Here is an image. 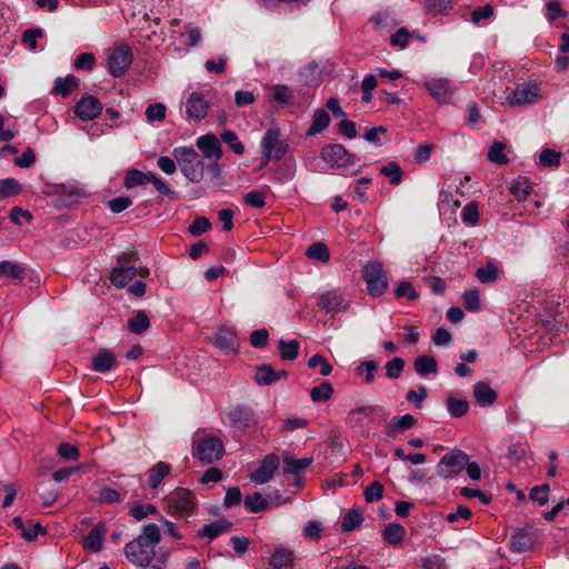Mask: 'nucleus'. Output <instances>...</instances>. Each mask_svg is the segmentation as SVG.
Here are the masks:
<instances>
[{"label": "nucleus", "mask_w": 569, "mask_h": 569, "mask_svg": "<svg viewBox=\"0 0 569 569\" xmlns=\"http://www.w3.org/2000/svg\"><path fill=\"white\" fill-rule=\"evenodd\" d=\"M161 541V532L156 523L143 526L141 533L124 547L127 559L139 567L148 566L156 556V546Z\"/></svg>", "instance_id": "f257e3e1"}, {"label": "nucleus", "mask_w": 569, "mask_h": 569, "mask_svg": "<svg viewBox=\"0 0 569 569\" xmlns=\"http://www.w3.org/2000/svg\"><path fill=\"white\" fill-rule=\"evenodd\" d=\"M173 157L181 172L189 181L198 183L203 179L204 163L192 147L174 148Z\"/></svg>", "instance_id": "f03ea898"}, {"label": "nucleus", "mask_w": 569, "mask_h": 569, "mask_svg": "<svg viewBox=\"0 0 569 569\" xmlns=\"http://www.w3.org/2000/svg\"><path fill=\"white\" fill-rule=\"evenodd\" d=\"M260 148L262 152V166H264L271 159H282L288 151V143L284 139H281L280 129L272 126L264 132L260 142Z\"/></svg>", "instance_id": "7ed1b4c3"}, {"label": "nucleus", "mask_w": 569, "mask_h": 569, "mask_svg": "<svg viewBox=\"0 0 569 569\" xmlns=\"http://www.w3.org/2000/svg\"><path fill=\"white\" fill-rule=\"evenodd\" d=\"M224 453L222 441L213 436H198L193 440V456L206 463L219 460Z\"/></svg>", "instance_id": "20e7f679"}, {"label": "nucleus", "mask_w": 569, "mask_h": 569, "mask_svg": "<svg viewBox=\"0 0 569 569\" xmlns=\"http://www.w3.org/2000/svg\"><path fill=\"white\" fill-rule=\"evenodd\" d=\"M197 505L192 491L184 488H177L167 498V511L177 517H188Z\"/></svg>", "instance_id": "39448f33"}, {"label": "nucleus", "mask_w": 569, "mask_h": 569, "mask_svg": "<svg viewBox=\"0 0 569 569\" xmlns=\"http://www.w3.org/2000/svg\"><path fill=\"white\" fill-rule=\"evenodd\" d=\"M137 259L134 252H124L117 258V267L112 269L110 280L117 288H124L138 273L131 263Z\"/></svg>", "instance_id": "423d86ee"}, {"label": "nucleus", "mask_w": 569, "mask_h": 569, "mask_svg": "<svg viewBox=\"0 0 569 569\" xmlns=\"http://www.w3.org/2000/svg\"><path fill=\"white\" fill-rule=\"evenodd\" d=\"M468 455L459 449L447 452L437 465V473L441 478H451L465 469Z\"/></svg>", "instance_id": "0eeeda50"}, {"label": "nucleus", "mask_w": 569, "mask_h": 569, "mask_svg": "<svg viewBox=\"0 0 569 569\" xmlns=\"http://www.w3.org/2000/svg\"><path fill=\"white\" fill-rule=\"evenodd\" d=\"M363 279L369 293L373 297L382 296L388 289V280L382 266L371 262L363 267Z\"/></svg>", "instance_id": "6e6552de"}, {"label": "nucleus", "mask_w": 569, "mask_h": 569, "mask_svg": "<svg viewBox=\"0 0 569 569\" xmlns=\"http://www.w3.org/2000/svg\"><path fill=\"white\" fill-rule=\"evenodd\" d=\"M540 98V88L536 83H520L515 90L506 94V102L510 107H521L536 103Z\"/></svg>", "instance_id": "1a4fd4ad"}, {"label": "nucleus", "mask_w": 569, "mask_h": 569, "mask_svg": "<svg viewBox=\"0 0 569 569\" xmlns=\"http://www.w3.org/2000/svg\"><path fill=\"white\" fill-rule=\"evenodd\" d=\"M321 158L331 168H347L355 162V156L339 143L327 144L321 149Z\"/></svg>", "instance_id": "9d476101"}, {"label": "nucleus", "mask_w": 569, "mask_h": 569, "mask_svg": "<svg viewBox=\"0 0 569 569\" xmlns=\"http://www.w3.org/2000/svg\"><path fill=\"white\" fill-rule=\"evenodd\" d=\"M132 52L127 46L118 47L108 57V69L112 77L124 74L132 63Z\"/></svg>", "instance_id": "9b49d317"}, {"label": "nucleus", "mask_w": 569, "mask_h": 569, "mask_svg": "<svg viewBox=\"0 0 569 569\" xmlns=\"http://www.w3.org/2000/svg\"><path fill=\"white\" fill-rule=\"evenodd\" d=\"M102 109L101 102L94 96L88 94L76 103L74 113L79 119L88 121L97 118Z\"/></svg>", "instance_id": "f8f14e48"}, {"label": "nucleus", "mask_w": 569, "mask_h": 569, "mask_svg": "<svg viewBox=\"0 0 569 569\" xmlns=\"http://www.w3.org/2000/svg\"><path fill=\"white\" fill-rule=\"evenodd\" d=\"M280 459L274 453L267 455L260 467L257 468L250 475V480L254 483L262 485L268 482L274 475V471L279 468Z\"/></svg>", "instance_id": "ddd939ff"}, {"label": "nucleus", "mask_w": 569, "mask_h": 569, "mask_svg": "<svg viewBox=\"0 0 569 569\" xmlns=\"http://www.w3.org/2000/svg\"><path fill=\"white\" fill-rule=\"evenodd\" d=\"M228 418L238 429H248L257 423L252 409L246 405H238L228 411Z\"/></svg>", "instance_id": "4468645a"}, {"label": "nucleus", "mask_w": 569, "mask_h": 569, "mask_svg": "<svg viewBox=\"0 0 569 569\" xmlns=\"http://www.w3.org/2000/svg\"><path fill=\"white\" fill-rule=\"evenodd\" d=\"M209 110V103L199 92H192L186 102V113L188 119L196 121L202 120Z\"/></svg>", "instance_id": "2eb2a0df"}, {"label": "nucleus", "mask_w": 569, "mask_h": 569, "mask_svg": "<svg viewBox=\"0 0 569 569\" xmlns=\"http://www.w3.org/2000/svg\"><path fill=\"white\" fill-rule=\"evenodd\" d=\"M318 303L321 309L331 313L345 311L349 306V301L335 290L322 293Z\"/></svg>", "instance_id": "dca6fc26"}, {"label": "nucleus", "mask_w": 569, "mask_h": 569, "mask_svg": "<svg viewBox=\"0 0 569 569\" xmlns=\"http://www.w3.org/2000/svg\"><path fill=\"white\" fill-rule=\"evenodd\" d=\"M425 87L438 101H446L453 92V84L446 78H432L426 81Z\"/></svg>", "instance_id": "f3484780"}, {"label": "nucleus", "mask_w": 569, "mask_h": 569, "mask_svg": "<svg viewBox=\"0 0 569 569\" xmlns=\"http://www.w3.org/2000/svg\"><path fill=\"white\" fill-rule=\"evenodd\" d=\"M197 147L202 151L203 157L207 159H214L216 161L222 158V149L217 136L212 133L200 136L197 139Z\"/></svg>", "instance_id": "a211bd4d"}, {"label": "nucleus", "mask_w": 569, "mask_h": 569, "mask_svg": "<svg viewBox=\"0 0 569 569\" xmlns=\"http://www.w3.org/2000/svg\"><path fill=\"white\" fill-rule=\"evenodd\" d=\"M211 341L217 348L226 353L236 351L238 347L237 335L232 330L226 328L219 329L211 337Z\"/></svg>", "instance_id": "6ab92c4d"}, {"label": "nucleus", "mask_w": 569, "mask_h": 569, "mask_svg": "<svg viewBox=\"0 0 569 569\" xmlns=\"http://www.w3.org/2000/svg\"><path fill=\"white\" fill-rule=\"evenodd\" d=\"M287 377L288 373L284 370L276 371L270 365H261L256 370L254 380L260 386H269Z\"/></svg>", "instance_id": "aec40b11"}, {"label": "nucleus", "mask_w": 569, "mask_h": 569, "mask_svg": "<svg viewBox=\"0 0 569 569\" xmlns=\"http://www.w3.org/2000/svg\"><path fill=\"white\" fill-rule=\"evenodd\" d=\"M282 462L284 473L298 476L301 471L311 466L313 459L311 457L297 459L289 451H284Z\"/></svg>", "instance_id": "412c9836"}, {"label": "nucleus", "mask_w": 569, "mask_h": 569, "mask_svg": "<svg viewBox=\"0 0 569 569\" xmlns=\"http://www.w3.org/2000/svg\"><path fill=\"white\" fill-rule=\"evenodd\" d=\"M106 535V525L99 522L96 525L86 537L83 547L92 552H98L102 549L103 540Z\"/></svg>", "instance_id": "4be33fe9"}, {"label": "nucleus", "mask_w": 569, "mask_h": 569, "mask_svg": "<svg viewBox=\"0 0 569 569\" xmlns=\"http://www.w3.org/2000/svg\"><path fill=\"white\" fill-rule=\"evenodd\" d=\"M13 523L27 541H33L40 533L46 532V529L40 522H34L32 520L24 522L20 517H16L13 519Z\"/></svg>", "instance_id": "5701e85b"}, {"label": "nucleus", "mask_w": 569, "mask_h": 569, "mask_svg": "<svg viewBox=\"0 0 569 569\" xmlns=\"http://www.w3.org/2000/svg\"><path fill=\"white\" fill-rule=\"evenodd\" d=\"M416 422V418L410 413L396 416L386 426V433L390 437H395L398 431L408 430L412 428Z\"/></svg>", "instance_id": "b1692460"}, {"label": "nucleus", "mask_w": 569, "mask_h": 569, "mask_svg": "<svg viewBox=\"0 0 569 569\" xmlns=\"http://www.w3.org/2000/svg\"><path fill=\"white\" fill-rule=\"evenodd\" d=\"M231 528V522L227 519H220L202 527L199 530L198 537L208 538L210 541L216 539L223 532H227Z\"/></svg>", "instance_id": "393cba45"}, {"label": "nucleus", "mask_w": 569, "mask_h": 569, "mask_svg": "<svg viewBox=\"0 0 569 569\" xmlns=\"http://www.w3.org/2000/svg\"><path fill=\"white\" fill-rule=\"evenodd\" d=\"M533 540L525 530H519L511 536L510 550L516 553H522L531 550Z\"/></svg>", "instance_id": "a878e982"}, {"label": "nucleus", "mask_w": 569, "mask_h": 569, "mask_svg": "<svg viewBox=\"0 0 569 569\" xmlns=\"http://www.w3.org/2000/svg\"><path fill=\"white\" fill-rule=\"evenodd\" d=\"M473 397L480 406H490L497 399V392L485 382H477L473 386Z\"/></svg>", "instance_id": "bb28decb"}, {"label": "nucleus", "mask_w": 569, "mask_h": 569, "mask_svg": "<svg viewBox=\"0 0 569 569\" xmlns=\"http://www.w3.org/2000/svg\"><path fill=\"white\" fill-rule=\"evenodd\" d=\"M116 365V356L109 350H102L92 358V368L98 372H108Z\"/></svg>", "instance_id": "cd10ccee"}, {"label": "nucleus", "mask_w": 569, "mask_h": 569, "mask_svg": "<svg viewBox=\"0 0 569 569\" xmlns=\"http://www.w3.org/2000/svg\"><path fill=\"white\" fill-rule=\"evenodd\" d=\"M171 471V466L167 462L160 461L156 463L149 471H148V483L150 488L157 489L166 476H168Z\"/></svg>", "instance_id": "c85d7f7f"}, {"label": "nucleus", "mask_w": 569, "mask_h": 569, "mask_svg": "<svg viewBox=\"0 0 569 569\" xmlns=\"http://www.w3.org/2000/svg\"><path fill=\"white\" fill-rule=\"evenodd\" d=\"M330 123V116L323 109H317L312 116V122L306 134L308 137L316 136L328 128Z\"/></svg>", "instance_id": "c756f323"}, {"label": "nucleus", "mask_w": 569, "mask_h": 569, "mask_svg": "<svg viewBox=\"0 0 569 569\" xmlns=\"http://www.w3.org/2000/svg\"><path fill=\"white\" fill-rule=\"evenodd\" d=\"M406 529L402 525L392 522L385 527L382 538L390 545L398 546L403 541Z\"/></svg>", "instance_id": "7c9ffc66"}, {"label": "nucleus", "mask_w": 569, "mask_h": 569, "mask_svg": "<svg viewBox=\"0 0 569 569\" xmlns=\"http://www.w3.org/2000/svg\"><path fill=\"white\" fill-rule=\"evenodd\" d=\"M413 368L419 376L426 377L438 371V363L433 357L422 355L416 358Z\"/></svg>", "instance_id": "2f4dec72"}, {"label": "nucleus", "mask_w": 569, "mask_h": 569, "mask_svg": "<svg viewBox=\"0 0 569 569\" xmlns=\"http://www.w3.org/2000/svg\"><path fill=\"white\" fill-rule=\"evenodd\" d=\"M26 276L24 268L14 261H0V278H11L13 280H23Z\"/></svg>", "instance_id": "473e14b6"}, {"label": "nucleus", "mask_w": 569, "mask_h": 569, "mask_svg": "<svg viewBox=\"0 0 569 569\" xmlns=\"http://www.w3.org/2000/svg\"><path fill=\"white\" fill-rule=\"evenodd\" d=\"M152 174L151 171L149 172H142L137 169H131L127 172L124 178V187L127 189H133L137 186H143L147 183H150V176Z\"/></svg>", "instance_id": "72a5a7b5"}, {"label": "nucleus", "mask_w": 569, "mask_h": 569, "mask_svg": "<svg viewBox=\"0 0 569 569\" xmlns=\"http://www.w3.org/2000/svg\"><path fill=\"white\" fill-rule=\"evenodd\" d=\"M292 559L293 552L291 549L279 548L272 553L270 558V566L274 569H282L289 566L292 562Z\"/></svg>", "instance_id": "f704fd0d"}, {"label": "nucleus", "mask_w": 569, "mask_h": 569, "mask_svg": "<svg viewBox=\"0 0 569 569\" xmlns=\"http://www.w3.org/2000/svg\"><path fill=\"white\" fill-rule=\"evenodd\" d=\"M79 84L78 79L74 76H67L66 78H57L54 81L53 91L67 98L72 90Z\"/></svg>", "instance_id": "c9c22d12"}, {"label": "nucleus", "mask_w": 569, "mask_h": 569, "mask_svg": "<svg viewBox=\"0 0 569 569\" xmlns=\"http://www.w3.org/2000/svg\"><path fill=\"white\" fill-rule=\"evenodd\" d=\"M129 513L137 521H141L149 515L157 513V508L151 503L142 505L140 502L134 501L129 505Z\"/></svg>", "instance_id": "e433bc0d"}, {"label": "nucleus", "mask_w": 569, "mask_h": 569, "mask_svg": "<svg viewBox=\"0 0 569 569\" xmlns=\"http://www.w3.org/2000/svg\"><path fill=\"white\" fill-rule=\"evenodd\" d=\"M279 349L281 359L293 361L299 356L300 343L295 339L290 341H284L281 339L279 341Z\"/></svg>", "instance_id": "4c0bfd02"}, {"label": "nucleus", "mask_w": 569, "mask_h": 569, "mask_svg": "<svg viewBox=\"0 0 569 569\" xmlns=\"http://www.w3.org/2000/svg\"><path fill=\"white\" fill-rule=\"evenodd\" d=\"M21 184L14 178L0 180V200L17 196L21 192Z\"/></svg>", "instance_id": "58836bf2"}, {"label": "nucleus", "mask_w": 569, "mask_h": 569, "mask_svg": "<svg viewBox=\"0 0 569 569\" xmlns=\"http://www.w3.org/2000/svg\"><path fill=\"white\" fill-rule=\"evenodd\" d=\"M149 326V318L144 311H138L134 317L128 320V329L137 335L146 331Z\"/></svg>", "instance_id": "ea45409f"}, {"label": "nucleus", "mask_w": 569, "mask_h": 569, "mask_svg": "<svg viewBox=\"0 0 569 569\" xmlns=\"http://www.w3.org/2000/svg\"><path fill=\"white\" fill-rule=\"evenodd\" d=\"M363 521V517L358 510H349L342 518L341 530L343 532H350L356 528L360 527Z\"/></svg>", "instance_id": "a19ab883"}, {"label": "nucleus", "mask_w": 569, "mask_h": 569, "mask_svg": "<svg viewBox=\"0 0 569 569\" xmlns=\"http://www.w3.org/2000/svg\"><path fill=\"white\" fill-rule=\"evenodd\" d=\"M333 395V387L330 382L323 381L321 385L310 390V398L313 402L327 401Z\"/></svg>", "instance_id": "79ce46f5"}, {"label": "nucleus", "mask_w": 569, "mask_h": 569, "mask_svg": "<svg viewBox=\"0 0 569 569\" xmlns=\"http://www.w3.org/2000/svg\"><path fill=\"white\" fill-rule=\"evenodd\" d=\"M530 190H531V184H530L529 180L525 177L517 178L510 187L511 193L519 201L526 200L528 194L530 193Z\"/></svg>", "instance_id": "37998d69"}, {"label": "nucleus", "mask_w": 569, "mask_h": 569, "mask_svg": "<svg viewBox=\"0 0 569 569\" xmlns=\"http://www.w3.org/2000/svg\"><path fill=\"white\" fill-rule=\"evenodd\" d=\"M306 254L310 259H315L321 262H328L330 259V252L328 247L323 242L312 243L306 251Z\"/></svg>", "instance_id": "c03bdc74"}, {"label": "nucleus", "mask_w": 569, "mask_h": 569, "mask_svg": "<svg viewBox=\"0 0 569 569\" xmlns=\"http://www.w3.org/2000/svg\"><path fill=\"white\" fill-rule=\"evenodd\" d=\"M380 172L390 178V182L392 184H399L402 180V169L400 164L396 161H389L385 166L380 168Z\"/></svg>", "instance_id": "a18cd8bd"}, {"label": "nucleus", "mask_w": 569, "mask_h": 569, "mask_svg": "<svg viewBox=\"0 0 569 569\" xmlns=\"http://www.w3.org/2000/svg\"><path fill=\"white\" fill-rule=\"evenodd\" d=\"M447 409L452 417L460 418L467 413L469 403L467 400L449 397L447 399Z\"/></svg>", "instance_id": "49530a36"}, {"label": "nucleus", "mask_w": 569, "mask_h": 569, "mask_svg": "<svg viewBox=\"0 0 569 569\" xmlns=\"http://www.w3.org/2000/svg\"><path fill=\"white\" fill-rule=\"evenodd\" d=\"M505 150H506V143H503L501 141L493 142V144L490 147V149L488 151V159L491 162L500 164V166L508 163L509 159L505 154Z\"/></svg>", "instance_id": "de8ad7c7"}, {"label": "nucleus", "mask_w": 569, "mask_h": 569, "mask_svg": "<svg viewBox=\"0 0 569 569\" xmlns=\"http://www.w3.org/2000/svg\"><path fill=\"white\" fill-rule=\"evenodd\" d=\"M460 201L455 199L451 192L445 190L440 191L438 202V208L440 211L453 212L460 207Z\"/></svg>", "instance_id": "09e8293b"}, {"label": "nucleus", "mask_w": 569, "mask_h": 569, "mask_svg": "<svg viewBox=\"0 0 569 569\" xmlns=\"http://www.w3.org/2000/svg\"><path fill=\"white\" fill-rule=\"evenodd\" d=\"M221 140L222 142H224L226 144H228L230 147V149L238 156H241L243 154L244 152V146L243 143L239 140L238 138V134L232 131V130H224L222 133H221Z\"/></svg>", "instance_id": "8fccbe9b"}, {"label": "nucleus", "mask_w": 569, "mask_h": 569, "mask_svg": "<svg viewBox=\"0 0 569 569\" xmlns=\"http://www.w3.org/2000/svg\"><path fill=\"white\" fill-rule=\"evenodd\" d=\"M126 498V492H121L111 487H103L99 491V501L101 503H117L123 501Z\"/></svg>", "instance_id": "3c124183"}, {"label": "nucleus", "mask_w": 569, "mask_h": 569, "mask_svg": "<svg viewBox=\"0 0 569 569\" xmlns=\"http://www.w3.org/2000/svg\"><path fill=\"white\" fill-rule=\"evenodd\" d=\"M244 506L250 512H260L268 507V501L260 492H254L253 495L244 498Z\"/></svg>", "instance_id": "603ef678"}, {"label": "nucleus", "mask_w": 569, "mask_h": 569, "mask_svg": "<svg viewBox=\"0 0 569 569\" xmlns=\"http://www.w3.org/2000/svg\"><path fill=\"white\" fill-rule=\"evenodd\" d=\"M378 363L373 360H363L359 363V366L356 368L357 375L361 376L365 375V382L366 383H372L375 380V373L377 371Z\"/></svg>", "instance_id": "864d4df0"}, {"label": "nucleus", "mask_w": 569, "mask_h": 569, "mask_svg": "<svg viewBox=\"0 0 569 569\" xmlns=\"http://www.w3.org/2000/svg\"><path fill=\"white\" fill-rule=\"evenodd\" d=\"M385 369L386 376L389 379H398L405 369V360L400 357H395L385 365Z\"/></svg>", "instance_id": "5fc2aeb1"}, {"label": "nucleus", "mask_w": 569, "mask_h": 569, "mask_svg": "<svg viewBox=\"0 0 569 569\" xmlns=\"http://www.w3.org/2000/svg\"><path fill=\"white\" fill-rule=\"evenodd\" d=\"M309 368L320 367V375L323 377L330 376L332 372V366L329 361L320 353H316L308 360Z\"/></svg>", "instance_id": "6e6d98bb"}, {"label": "nucleus", "mask_w": 569, "mask_h": 569, "mask_svg": "<svg viewBox=\"0 0 569 569\" xmlns=\"http://www.w3.org/2000/svg\"><path fill=\"white\" fill-rule=\"evenodd\" d=\"M476 277L482 283L495 282L498 278V268L492 263H488L486 267L477 269Z\"/></svg>", "instance_id": "4d7b16f0"}, {"label": "nucleus", "mask_w": 569, "mask_h": 569, "mask_svg": "<svg viewBox=\"0 0 569 569\" xmlns=\"http://www.w3.org/2000/svg\"><path fill=\"white\" fill-rule=\"evenodd\" d=\"M461 220L466 224L476 226L479 221V209L477 203L469 202L461 211Z\"/></svg>", "instance_id": "13d9d810"}, {"label": "nucleus", "mask_w": 569, "mask_h": 569, "mask_svg": "<svg viewBox=\"0 0 569 569\" xmlns=\"http://www.w3.org/2000/svg\"><path fill=\"white\" fill-rule=\"evenodd\" d=\"M167 108L163 103L157 102L149 104L146 109V117L149 122L162 121L166 118Z\"/></svg>", "instance_id": "bf43d9fd"}, {"label": "nucleus", "mask_w": 569, "mask_h": 569, "mask_svg": "<svg viewBox=\"0 0 569 569\" xmlns=\"http://www.w3.org/2000/svg\"><path fill=\"white\" fill-rule=\"evenodd\" d=\"M463 303L467 310L476 312L480 309V297L477 289L466 290L463 292Z\"/></svg>", "instance_id": "052dcab7"}, {"label": "nucleus", "mask_w": 569, "mask_h": 569, "mask_svg": "<svg viewBox=\"0 0 569 569\" xmlns=\"http://www.w3.org/2000/svg\"><path fill=\"white\" fill-rule=\"evenodd\" d=\"M561 154L552 149H543L539 156V161L545 167H558Z\"/></svg>", "instance_id": "680f3d73"}, {"label": "nucleus", "mask_w": 569, "mask_h": 569, "mask_svg": "<svg viewBox=\"0 0 569 569\" xmlns=\"http://www.w3.org/2000/svg\"><path fill=\"white\" fill-rule=\"evenodd\" d=\"M395 295L397 298H407L411 301L418 298V292L409 281H401L395 290Z\"/></svg>", "instance_id": "e2e57ef3"}, {"label": "nucleus", "mask_w": 569, "mask_h": 569, "mask_svg": "<svg viewBox=\"0 0 569 569\" xmlns=\"http://www.w3.org/2000/svg\"><path fill=\"white\" fill-rule=\"evenodd\" d=\"M211 227L210 221L206 217H197L189 226L188 230L192 236H201Z\"/></svg>", "instance_id": "0e129e2a"}, {"label": "nucleus", "mask_w": 569, "mask_h": 569, "mask_svg": "<svg viewBox=\"0 0 569 569\" xmlns=\"http://www.w3.org/2000/svg\"><path fill=\"white\" fill-rule=\"evenodd\" d=\"M367 502H373L382 498L383 486L379 481H373L363 492Z\"/></svg>", "instance_id": "69168bd1"}, {"label": "nucleus", "mask_w": 569, "mask_h": 569, "mask_svg": "<svg viewBox=\"0 0 569 569\" xmlns=\"http://www.w3.org/2000/svg\"><path fill=\"white\" fill-rule=\"evenodd\" d=\"M150 183L154 186L156 190L159 193L167 196L173 200L178 199L177 193L170 187H168L160 178H158L153 172L150 176Z\"/></svg>", "instance_id": "338daca9"}, {"label": "nucleus", "mask_w": 569, "mask_h": 569, "mask_svg": "<svg viewBox=\"0 0 569 569\" xmlns=\"http://www.w3.org/2000/svg\"><path fill=\"white\" fill-rule=\"evenodd\" d=\"M132 204V200L129 197H117L108 201V208L114 212L120 213L128 209Z\"/></svg>", "instance_id": "774afa93"}]
</instances>
